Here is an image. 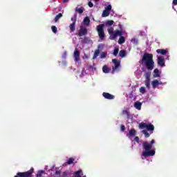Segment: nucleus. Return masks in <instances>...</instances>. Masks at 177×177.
Wrapping results in <instances>:
<instances>
[{"label": "nucleus", "instance_id": "obj_1", "mask_svg": "<svg viewBox=\"0 0 177 177\" xmlns=\"http://www.w3.org/2000/svg\"><path fill=\"white\" fill-rule=\"evenodd\" d=\"M155 143L156 140H151L150 143L146 141L142 142V147L145 151H142V160H145L147 157H151L156 154V151L150 150L153 148V145Z\"/></svg>", "mask_w": 177, "mask_h": 177}, {"label": "nucleus", "instance_id": "obj_2", "mask_svg": "<svg viewBox=\"0 0 177 177\" xmlns=\"http://www.w3.org/2000/svg\"><path fill=\"white\" fill-rule=\"evenodd\" d=\"M139 63L140 64H144L147 70L151 71V70L154 68V60L153 59V54L145 53Z\"/></svg>", "mask_w": 177, "mask_h": 177}, {"label": "nucleus", "instance_id": "obj_3", "mask_svg": "<svg viewBox=\"0 0 177 177\" xmlns=\"http://www.w3.org/2000/svg\"><path fill=\"white\" fill-rule=\"evenodd\" d=\"M96 30L100 39L101 41H104V39L106 38V34L104 33V24L97 25Z\"/></svg>", "mask_w": 177, "mask_h": 177}, {"label": "nucleus", "instance_id": "obj_4", "mask_svg": "<svg viewBox=\"0 0 177 177\" xmlns=\"http://www.w3.org/2000/svg\"><path fill=\"white\" fill-rule=\"evenodd\" d=\"M34 174V168H31L30 170L24 172H17V175L14 177H32Z\"/></svg>", "mask_w": 177, "mask_h": 177}, {"label": "nucleus", "instance_id": "obj_5", "mask_svg": "<svg viewBox=\"0 0 177 177\" xmlns=\"http://www.w3.org/2000/svg\"><path fill=\"white\" fill-rule=\"evenodd\" d=\"M140 129H145L146 128L147 131H151V133H153V131H154V125L151 123L146 124L145 122H141L139 124Z\"/></svg>", "mask_w": 177, "mask_h": 177}, {"label": "nucleus", "instance_id": "obj_6", "mask_svg": "<svg viewBox=\"0 0 177 177\" xmlns=\"http://www.w3.org/2000/svg\"><path fill=\"white\" fill-rule=\"evenodd\" d=\"M112 63H113L114 66L112 67V74H115V71L118 70L120 66H121V62L118 60L117 59H113Z\"/></svg>", "mask_w": 177, "mask_h": 177}, {"label": "nucleus", "instance_id": "obj_7", "mask_svg": "<svg viewBox=\"0 0 177 177\" xmlns=\"http://www.w3.org/2000/svg\"><path fill=\"white\" fill-rule=\"evenodd\" d=\"M111 5H108L106 8H105V10H103L102 17H107L110 16V11L111 10Z\"/></svg>", "mask_w": 177, "mask_h": 177}, {"label": "nucleus", "instance_id": "obj_8", "mask_svg": "<svg viewBox=\"0 0 177 177\" xmlns=\"http://www.w3.org/2000/svg\"><path fill=\"white\" fill-rule=\"evenodd\" d=\"M88 35V29L86 27L80 26V29L78 32V37H84Z\"/></svg>", "mask_w": 177, "mask_h": 177}, {"label": "nucleus", "instance_id": "obj_9", "mask_svg": "<svg viewBox=\"0 0 177 177\" xmlns=\"http://www.w3.org/2000/svg\"><path fill=\"white\" fill-rule=\"evenodd\" d=\"M158 66H160V67H165V61H164L162 57H158Z\"/></svg>", "mask_w": 177, "mask_h": 177}, {"label": "nucleus", "instance_id": "obj_10", "mask_svg": "<svg viewBox=\"0 0 177 177\" xmlns=\"http://www.w3.org/2000/svg\"><path fill=\"white\" fill-rule=\"evenodd\" d=\"M102 96L105 98V99H108L109 100H113V99H114V95L109 93H106L104 92L102 93Z\"/></svg>", "mask_w": 177, "mask_h": 177}, {"label": "nucleus", "instance_id": "obj_11", "mask_svg": "<svg viewBox=\"0 0 177 177\" xmlns=\"http://www.w3.org/2000/svg\"><path fill=\"white\" fill-rule=\"evenodd\" d=\"M73 56L75 58V62H80V51L78 50H75Z\"/></svg>", "mask_w": 177, "mask_h": 177}, {"label": "nucleus", "instance_id": "obj_12", "mask_svg": "<svg viewBox=\"0 0 177 177\" xmlns=\"http://www.w3.org/2000/svg\"><path fill=\"white\" fill-rule=\"evenodd\" d=\"M121 37V35H122V31L121 30H115V32H113V34L112 35V39H114L115 38H117L118 36Z\"/></svg>", "mask_w": 177, "mask_h": 177}, {"label": "nucleus", "instance_id": "obj_13", "mask_svg": "<svg viewBox=\"0 0 177 177\" xmlns=\"http://www.w3.org/2000/svg\"><path fill=\"white\" fill-rule=\"evenodd\" d=\"M136 136V130L135 129H131L129 133L127 134L128 138H133V136Z\"/></svg>", "mask_w": 177, "mask_h": 177}, {"label": "nucleus", "instance_id": "obj_14", "mask_svg": "<svg viewBox=\"0 0 177 177\" xmlns=\"http://www.w3.org/2000/svg\"><path fill=\"white\" fill-rule=\"evenodd\" d=\"M151 85L153 88L156 89L157 86H158V85H161V83H160L158 80H154L153 81H152Z\"/></svg>", "mask_w": 177, "mask_h": 177}, {"label": "nucleus", "instance_id": "obj_15", "mask_svg": "<svg viewBox=\"0 0 177 177\" xmlns=\"http://www.w3.org/2000/svg\"><path fill=\"white\" fill-rule=\"evenodd\" d=\"M156 53H159L160 55H167V53H168V50H165V49H158L156 50Z\"/></svg>", "mask_w": 177, "mask_h": 177}, {"label": "nucleus", "instance_id": "obj_16", "mask_svg": "<svg viewBox=\"0 0 177 177\" xmlns=\"http://www.w3.org/2000/svg\"><path fill=\"white\" fill-rule=\"evenodd\" d=\"M158 77H160V70H158V68H156L153 71V78H158Z\"/></svg>", "mask_w": 177, "mask_h": 177}, {"label": "nucleus", "instance_id": "obj_17", "mask_svg": "<svg viewBox=\"0 0 177 177\" xmlns=\"http://www.w3.org/2000/svg\"><path fill=\"white\" fill-rule=\"evenodd\" d=\"M111 69L108 68L106 65H104L103 67H102V71L103 73H104L105 74H109V73H110V71Z\"/></svg>", "mask_w": 177, "mask_h": 177}, {"label": "nucleus", "instance_id": "obj_18", "mask_svg": "<svg viewBox=\"0 0 177 177\" xmlns=\"http://www.w3.org/2000/svg\"><path fill=\"white\" fill-rule=\"evenodd\" d=\"M134 107L136 108L137 110H140L142 109V103L140 102H135Z\"/></svg>", "mask_w": 177, "mask_h": 177}, {"label": "nucleus", "instance_id": "obj_19", "mask_svg": "<svg viewBox=\"0 0 177 177\" xmlns=\"http://www.w3.org/2000/svg\"><path fill=\"white\" fill-rule=\"evenodd\" d=\"M100 54V50L99 49L95 50L94 52L93 59L95 60V59H96Z\"/></svg>", "mask_w": 177, "mask_h": 177}, {"label": "nucleus", "instance_id": "obj_20", "mask_svg": "<svg viewBox=\"0 0 177 177\" xmlns=\"http://www.w3.org/2000/svg\"><path fill=\"white\" fill-rule=\"evenodd\" d=\"M84 23L85 26H89V24L91 23V19H89V17H86L84 19Z\"/></svg>", "mask_w": 177, "mask_h": 177}, {"label": "nucleus", "instance_id": "obj_21", "mask_svg": "<svg viewBox=\"0 0 177 177\" xmlns=\"http://www.w3.org/2000/svg\"><path fill=\"white\" fill-rule=\"evenodd\" d=\"M125 43V37L124 36H121L118 40V44L120 45H122V44Z\"/></svg>", "mask_w": 177, "mask_h": 177}, {"label": "nucleus", "instance_id": "obj_22", "mask_svg": "<svg viewBox=\"0 0 177 177\" xmlns=\"http://www.w3.org/2000/svg\"><path fill=\"white\" fill-rule=\"evenodd\" d=\"M119 56L120 57H125V56H127V52H125V50H121L120 52H119Z\"/></svg>", "mask_w": 177, "mask_h": 177}, {"label": "nucleus", "instance_id": "obj_23", "mask_svg": "<svg viewBox=\"0 0 177 177\" xmlns=\"http://www.w3.org/2000/svg\"><path fill=\"white\" fill-rule=\"evenodd\" d=\"M69 28L71 30V31L74 32L75 31V22H73L70 26H69Z\"/></svg>", "mask_w": 177, "mask_h": 177}, {"label": "nucleus", "instance_id": "obj_24", "mask_svg": "<svg viewBox=\"0 0 177 177\" xmlns=\"http://www.w3.org/2000/svg\"><path fill=\"white\" fill-rule=\"evenodd\" d=\"M118 52H120V48H118V47H115L113 53V56H118Z\"/></svg>", "mask_w": 177, "mask_h": 177}, {"label": "nucleus", "instance_id": "obj_25", "mask_svg": "<svg viewBox=\"0 0 177 177\" xmlns=\"http://www.w3.org/2000/svg\"><path fill=\"white\" fill-rule=\"evenodd\" d=\"M151 75V72H147L145 74V80H150V77Z\"/></svg>", "mask_w": 177, "mask_h": 177}, {"label": "nucleus", "instance_id": "obj_26", "mask_svg": "<svg viewBox=\"0 0 177 177\" xmlns=\"http://www.w3.org/2000/svg\"><path fill=\"white\" fill-rule=\"evenodd\" d=\"M74 161H75V159H74L73 158H70L66 164L67 165H71V164H73Z\"/></svg>", "mask_w": 177, "mask_h": 177}, {"label": "nucleus", "instance_id": "obj_27", "mask_svg": "<svg viewBox=\"0 0 177 177\" xmlns=\"http://www.w3.org/2000/svg\"><path fill=\"white\" fill-rule=\"evenodd\" d=\"M61 17H63V14L59 13L55 17V21L57 23L59 19H61Z\"/></svg>", "mask_w": 177, "mask_h": 177}, {"label": "nucleus", "instance_id": "obj_28", "mask_svg": "<svg viewBox=\"0 0 177 177\" xmlns=\"http://www.w3.org/2000/svg\"><path fill=\"white\" fill-rule=\"evenodd\" d=\"M142 133L145 135V138H150V134L147 132V130H142Z\"/></svg>", "mask_w": 177, "mask_h": 177}, {"label": "nucleus", "instance_id": "obj_29", "mask_svg": "<svg viewBox=\"0 0 177 177\" xmlns=\"http://www.w3.org/2000/svg\"><path fill=\"white\" fill-rule=\"evenodd\" d=\"M76 12H77V13H80V15L84 13V8H76Z\"/></svg>", "mask_w": 177, "mask_h": 177}, {"label": "nucleus", "instance_id": "obj_30", "mask_svg": "<svg viewBox=\"0 0 177 177\" xmlns=\"http://www.w3.org/2000/svg\"><path fill=\"white\" fill-rule=\"evenodd\" d=\"M145 86L148 89H150V80H146L145 81Z\"/></svg>", "mask_w": 177, "mask_h": 177}, {"label": "nucleus", "instance_id": "obj_31", "mask_svg": "<svg viewBox=\"0 0 177 177\" xmlns=\"http://www.w3.org/2000/svg\"><path fill=\"white\" fill-rule=\"evenodd\" d=\"M122 114L124 115H127V118H129L130 113H129V111H128L127 110H123Z\"/></svg>", "mask_w": 177, "mask_h": 177}, {"label": "nucleus", "instance_id": "obj_32", "mask_svg": "<svg viewBox=\"0 0 177 177\" xmlns=\"http://www.w3.org/2000/svg\"><path fill=\"white\" fill-rule=\"evenodd\" d=\"M108 32L110 35H111V37H113V34L114 32V28H108Z\"/></svg>", "mask_w": 177, "mask_h": 177}, {"label": "nucleus", "instance_id": "obj_33", "mask_svg": "<svg viewBox=\"0 0 177 177\" xmlns=\"http://www.w3.org/2000/svg\"><path fill=\"white\" fill-rule=\"evenodd\" d=\"M106 57H107V53H106V52H102V53H101L100 58H101V59H106Z\"/></svg>", "mask_w": 177, "mask_h": 177}, {"label": "nucleus", "instance_id": "obj_34", "mask_svg": "<svg viewBox=\"0 0 177 177\" xmlns=\"http://www.w3.org/2000/svg\"><path fill=\"white\" fill-rule=\"evenodd\" d=\"M51 29L54 34H56L57 32V28L55 26H52Z\"/></svg>", "mask_w": 177, "mask_h": 177}, {"label": "nucleus", "instance_id": "obj_35", "mask_svg": "<svg viewBox=\"0 0 177 177\" xmlns=\"http://www.w3.org/2000/svg\"><path fill=\"white\" fill-rule=\"evenodd\" d=\"M89 42V39L88 37H84L82 40V44H88Z\"/></svg>", "mask_w": 177, "mask_h": 177}, {"label": "nucleus", "instance_id": "obj_36", "mask_svg": "<svg viewBox=\"0 0 177 177\" xmlns=\"http://www.w3.org/2000/svg\"><path fill=\"white\" fill-rule=\"evenodd\" d=\"M44 171L43 170H40L38 171L37 174V177H42V174H44Z\"/></svg>", "mask_w": 177, "mask_h": 177}, {"label": "nucleus", "instance_id": "obj_37", "mask_svg": "<svg viewBox=\"0 0 177 177\" xmlns=\"http://www.w3.org/2000/svg\"><path fill=\"white\" fill-rule=\"evenodd\" d=\"M140 93H146V88H145V87H141L140 88Z\"/></svg>", "mask_w": 177, "mask_h": 177}, {"label": "nucleus", "instance_id": "obj_38", "mask_svg": "<svg viewBox=\"0 0 177 177\" xmlns=\"http://www.w3.org/2000/svg\"><path fill=\"white\" fill-rule=\"evenodd\" d=\"M62 174V171H60L59 170H57L55 173V176L57 177H60V174Z\"/></svg>", "mask_w": 177, "mask_h": 177}, {"label": "nucleus", "instance_id": "obj_39", "mask_svg": "<svg viewBox=\"0 0 177 177\" xmlns=\"http://www.w3.org/2000/svg\"><path fill=\"white\" fill-rule=\"evenodd\" d=\"M71 21L75 24L77 22V15H75L73 17L71 18Z\"/></svg>", "mask_w": 177, "mask_h": 177}, {"label": "nucleus", "instance_id": "obj_40", "mask_svg": "<svg viewBox=\"0 0 177 177\" xmlns=\"http://www.w3.org/2000/svg\"><path fill=\"white\" fill-rule=\"evenodd\" d=\"M103 48H104V44H99L97 46V49H99V50H102V49H103Z\"/></svg>", "mask_w": 177, "mask_h": 177}, {"label": "nucleus", "instance_id": "obj_41", "mask_svg": "<svg viewBox=\"0 0 177 177\" xmlns=\"http://www.w3.org/2000/svg\"><path fill=\"white\" fill-rule=\"evenodd\" d=\"M107 24H109V26H113V24H114V21L113 20L108 21Z\"/></svg>", "mask_w": 177, "mask_h": 177}, {"label": "nucleus", "instance_id": "obj_42", "mask_svg": "<svg viewBox=\"0 0 177 177\" xmlns=\"http://www.w3.org/2000/svg\"><path fill=\"white\" fill-rule=\"evenodd\" d=\"M120 129H121L122 132H125V126L124 124H122L120 126Z\"/></svg>", "mask_w": 177, "mask_h": 177}, {"label": "nucleus", "instance_id": "obj_43", "mask_svg": "<svg viewBox=\"0 0 177 177\" xmlns=\"http://www.w3.org/2000/svg\"><path fill=\"white\" fill-rule=\"evenodd\" d=\"M88 5L89 8H93V3H92V1H89Z\"/></svg>", "mask_w": 177, "mask_h": 177}, {"label": "nucleus", "instance_id": "obj_44", "mask_svg": "<svg viewBox=\"0 0 177 177\" xmlns=\"http://www.w3.org/2000/svg\"><path fill=\"white\" fill-rule=\"evenodd\" d=\"M135 142H137V143H139V137L136 136L134 138Z\"/></svg>", "mask_w": 177, "mask_h": 177}, {"label": "nucleus", "instance_id": "obj_45", "mask_svg": "<svg viewBox=\"0 0 177 177\" xmlns=\"http://www.w3.org/2000/svg\"><path fill=\"white\" fill-rule=\"evenodd\" d=\"M62 177H67V172L64 171L62 174Z\"/></svg>", "mask_w": 177, "mask_h": 177}, {"label": "nucleus", "instance_id": "obj_46", "mask_svg": "<svg viewBox=\"0 0 177 177\" xmlns=\"http://www.w3.org/2000/svg\"><path fill=\"white\" fill-rule=\"evenodd\" d=\"M172 5L176 6L177 5V0H173Z\"/></svg>", "mask_w": 177, "mask_h": 177}, {"label": "nucleus", "instance_id": "obj_47", "mask_svg": "<svg viewBox=\"0 0 177 177\" xmlns=\"http://www.w3.org/2000/svg\"><path fill=\"white\" fill-rule=\"evenodd\" d=\"M67 56V53H64L63 55L64 59H66V57Z\"/></svg>", "mask_w": 177, "mask_h": 177}, {"label": "nucleus", "instance_id": "obj_48", "mask_svg": "<svg viewBox=\"0 0 177 177\" xmlns=\"http://www.w3.org/2000/svg\"><path fill=\"white\" fill-rule=\"evenodd\" d=\"M64 3H67L68 2V0H63Z\"/></svg>", "mask_w": 177, "mask_h": 177}, {"label": "nucleus", "instance_id": "obj_49", "mask_svg": "<svg viewBox=\"0 0 177 177\" xmlns=\"http://www.w3.org/2000/svg\"><path fill=\"white\" fill-rule=\"evenodd\" d=\"M95 2H98L99 0H94Z\"/></svg>", "mask_w": 177, "mask_h": 177}]
</instances>
